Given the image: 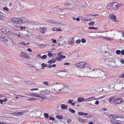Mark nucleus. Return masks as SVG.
Returning <instances> with one entry per match:
<instances>
[{
	"label": "nucleus",
	"mask_w": 124,
	"mask_h": 124,
	"mask_svg": "<svg viewBox=\"0 0 124 124\" xmlns=\"http://www.w3.org/2000/svg\"><path fill=\"white\" fill-rule=\"evenodd\" d=\"M84 113L82 112H79L78 113V114L79 116H81L83 115Z\"/></svg>",
	"instance_id": "ea45409f"
},
{
	"label": "nucleus",
	"mask_w": 124,
	"mask_h": 124,
	"mask_svg": "<svg viewBox=\"0 0 124 124\" xmlns=\"http://www.w3.org/2000/svg\"><path fill=\"white\" fill-rule=\"evenodd\" d=\"M60 58L61 59H64L65 58V55H60Z\"/></svg>",
	"instance_id": "de8ad7c7"
},
{
	"label": "nucleus",
	"mask_w": 124,
	"mask_h": 124,
	"mask_svg": "<svg viewBox=\"0 0 124 124\" xmlns=\"http://www.w3.org/2000/svg\"><path fill=\"white\" fill-rule=\"evenodd\" d=\"M49 119L50 120H52V121H54L55 119L54 118H53L52 116L49 117Z\"/></svg>",
	"instance_id": "3c124183"
},
{
	"label": "nucleus",
	"mask_w": 124,
	"mask_h": 124,
	"mask_svg": "<svg viewBox=\"0 0 124 124\" xmlns=\"http://www.w3.org/2000/svg\"><path fill=\"white\" fill-rule=\"evenodd\" d=\"M42 88H41V87H39V88H33V89H31V91L35 90H38V89H40Z\"/></svg>",
	"instance_id": "a18cd8bd"
},
{
	"label": "nucleus",
	"mask_w": 124,
	"mask_h": 124,
	"mask_svg": "<svg viewBox=\"0 0 124 124\" xmlns=\"http://www.w3.org/2000/svg\"><path fill=\"white\" fill-rule=\"evenodd\" d=\"M93 115L92 114H88V115L86 117H87L91 118L93 116Z\"/></svg>",
	"instance_id": "7c9ffc66"
},
{
	"label": "nucleus",
	"mask_w": 124,
	"mask_h": 124,
	"mask_svg": "<svg viewBox=\"0 0 124 124\" xmlns=\"http://www.w3.org/2000/svg\"><path fill=\"white\" fill-rule=\"evenodd\" d=\"M3 10L6 11H8V9L7 7H4L3 8Z\"/></svg>",
	"instance_id": "864d4df0"
},
{
	"label": "nucleus",
	"mask_w": 124,
	"mask_h": 124,
	"mask_svg": "<svg viewBox=\"0 0 124 124\" xmlns=\"http://www.w3.org/2000/svg\"><path fill=\"white\" fill-rule=\"evenodd\" d=\"M107 8L108 9H110L113 8L112 3H109L107 5Z\"/></svg>",
	"instance_id": "4468645a"
},
{
	"label": "nucleus",
	"mask_w": 124,
	"mask_h": 124,
	"mask_svg": "<svg viewBox=\"0 0 124 124\" xmlns=\"http://www.w3.org/2000/svg\"><path fill=\"white\" fill-rule=\"evenodd\" d=\"M15 115L16 116H18L19 115H22L23 113L22 112H16L14 113Z\"/></svg>",
	"instance_id": "aec40b11"
},
{
	"label": "nucleus",
	"mask_w": 124,
	"mask_h": 124,
	"mask_svg": "<svg viewBox=\"0 0 124 124\" xmlns=\"http://www.w3.org/2000/svg\"><path fill=\"white\" fill-rule=\"evenodd\" d=\"M121 53L122 55H124V50H123L121 51Z\"/></svg>",
	"instance_id": "6e6d98bb"
},
{
	"label": "nucleus",
	"mask_w": 124,
	"mask_h": 124,
	"mask_svg": "<svg viewBox=\"0 0 124 124\" xmlns=\"http://www.w3.org/2000/svg\"><path fill=\"white\" fill-rule=\"evenodd\" d=\"M85 65V64L83 62H80L77 63L75 66L78 68H82L84 67Z\"/></svg>",
	"instance_id": "423d86ee"
},
{
	"label": "nucleus",
	"mask_w": 124,
	"mask_h": 124,
	"mask_svg": "<svg viewBox=\"0 0 124 124\" xmlns=\"http://www.w3.org/2000/svg\"><path fill=\"white\" fill-rule=\"evenodd\" d=\"M47 67L49 68H52V65H51V64H50L49 65V66H46Z\"/></svg>",
	"instance_id": "338daca9"
},
{
	"label": "nucleus",
	"mask_w": 124,
	"mask_h": 124,
	"mask_svg": "<svg viewBox=\"0 0 124 124\" xmlns=\"http://www.w3.org/2000/svg\"><path fill=\"white\" fill-rule=\"evenodd\" d=\"M47 58V55H43L41 57V58L42 59H46Z\"/></svg>",
	"instance_id": "c85d7f7f"
},
{
	"label": "nucleus",
	"mask_w": 124,
	"mask_h": 124,
	"mask_svg": "<svg viewBox=\"0 0 124 124\" xmlns=\"http://www.w3.org/2000/svg\"><path fill=\"white\" fill-rule=\"evenodd\" d=\"M5 35H3V34H2V35H1V34H0V40H1V41H2V36H4V37H5Z\"/></svg>",
	"instance_id": "37998d69"
},
{
	"label": "nucleus",
	"mask_w": 124,
	"mask_h": 124,
	"mask_svg": "<svg viewBox=\"0 0 124 124\" xmlns=\"http://www.w3.org/2000/svg\"><path fill=\"white\" fill-rule=\"evenodd\" d=\"M63 53L62 52H60L58 53V56L60 57V55H62V54Z\"/></svg>",
	"instance_id": "a19ab883"
},
{
	"label": "nucleus",
	"mask_w": 124,
	"mask_h": 124,
	"mask_svg": "<svg viewBox=\"0 0 124 124\" xmlns=\"http://www.w3.org/2000/svg\"><path fill=\"white\" fill-rule=\"evenodd\" d=\"M70 64V63H67L65 62L64 63V65H69Z\"/></svg>",
	"instance_id": "e2e57ef3"
},
{
	"label": "nucleus",
	"mask_w": 124,
	"mask_h": 124,
	"mask_svg": "<svg viewBox=\"0 0 124 124\" xmlns=\"http://www.w3.org/2000/svg\"><path fill=\"white\" fill-rule=\"evenodd\" d=\"M109 118L110 119H114V115H113L111 114L110 115L108 116Z\"/></svg>",
	"instance_id": "473e14b6"
},
{
	"label": "nucleus",
	"mask_w": 124,
	"mask_h": 124,
	"mask_svg": "<svg viewBox=\"0 0 124 124\" xmlns=\"http://www.w3.org/2000/svg\"><path fill=\"white\" fill-rule=\"evenodd\" d=\"M99 101H95L94 104H95L98 105L99 104Z\"/></svg>",
	"instance_id": "bf43d9fd"
},
{
	"label": "nucleus",
	"mask_w": 124,
	"mask_h": 124,
	"mask_svg": "<svg viewBox=\"0 0 124 124\" xmlns=\"http://www.w3.org/2000/svg\"><path fill=\"white\" fill-rule=\"evenodd\" d=\"M2 41H3L5 44L8 46L11 45L13 43L12 41L7 36L5 35V37H2Z\"/></svg>",
	"instance_id": "f257e3e1"
},
{
	"label": "nucleus",
	"mask_w": 124,
	"mask_h": 124,
	"mask_svg": "<svg viewBox=\"0 0 124 124\" xmlns=\"http://www.w3.org/2000/svg\"><path fill=\"white\" fill-rule=\"evenodd\" d=\"M56 61V59H52L50 60H49L48 63L49 64H52L55 63Z\"/></svg>",
	"instance_id": "2eb2a0df"
},
{
	"label": "nucleus",
	"mask_w": 124,
	"mask_h": 124,
	"mask_svg": "<svg viewBox=\"0 0 124 124\" xmlns=\"http://www.w3.org/2000/svg\"><path fill=\"white\" fill-rule=\"evenodd\" d=\"M45 117L46 118H48L49 117V115L48 114L46 113H44V114Z\"/></svg>",
	"instance_id": "c756f323"
},
{
	"label": "nucleus",
	"mask_w": 124,
	"mask_h": 124,
	"mask_svg": "<svg viewBox=\"0 0 124 124\" xmlns=\"http://www.w3.org/2000/svg\"><path fill=\"white\" fill-rule=\"evenodd\" d=\"M41 66L42 67H46L47 66V65L44 63H43L41 64Z\"/></svg>",
	"instance_id": "f704fd0d"
},
{
	"label": "nucleus",
	"mask_w": 124,
	"mask_h": 124,
	"mask_svg": "<svg viewBox=\"0 0 124 124\" xmlns=\"http://www.w3.org/2000/svg\"><path fill=\"white\" fill-rule=\"evenodd\" d=\"M119 77L120 78H124V73L122 75H120Z\"/></svg>",
	"instance_id": "8fccbe9b"
},
{
	"label": "nucleus",
	"mask_w": 124,
	"mask_h": 124,
	"mask_svg": "<svg viewBox=\"0 0 124 124\" xmlns=\"http://www.w3.org/2000/svg\"><path fill=\"white\" fill-rule=\"evenodd\" d=\"M93 71L94 72L93 74L95 78H101L102 77L101 72L98 69H93Z\"/></svg>",
	"instance_id": "f03ea898"
},
{
	"label": "nucleus",
	"mask_w": 124,
	"mask_h": 124,
	"mask_svg": "<svg viewBox=\"0 0 124 124\" xmlns=\"http://www.w3.org/2000/svg\"><path fill=\"white\" fill-rule=\"evenodd\" d=\"M109 17L114 22H118L116 20V16L114 15L111 14L109 15Z\"/></svg>",
	"instance_id": "1a4fd4ad"
},
{
	"label": "nucleus",
	"mask_w": 124,
	"mask_h": 124,
	"mask_svg": "<svg viewBox=\"0 0 124 124\" xmlns=\"http://www.w3.org/2000/svg\"><path fill=\"white\" fill-rule=\"evenodd\" d=\"M20 29L21 30H23V29H26V27H21Z\"/></svg>",
	"instance_id": "4d7b16f0"
},
{
	"label": "nucleus",
	"mask_w": 124,
	"mask_h": 124,
	"mask_svg": "<svg viewBox=\"0 0 124 124\" xmlns=\"http://www.w3.org/2000/svg\"><path fill=\"white\" fill-rule=\"evenodd\" d=\"M114 100L115 99H114V97H110L109 100V102L110 103H113Z\"/></svg>",
	"instance_id": "dca6fc26"
},
{
	"label": "nucleus",
	"mask_w": 124,
	"mask_h": 124,
	"mask_svg": "<svg viewBox=\"0 0 124 124\" xmlns=\"http://www.w3.org/2000/svg\"><path fill=\"white\" fill-rule=\"evenodd\" d=\"M37 99L36 98H31V100H36Z\"/></svg>",
	"instance_id": "680f3d73"
},
{
	"label": "nucleus",
	"mask_w": 124,
	"mask_h": 124,
	"mask_svg": "<svg viewBox=\"0 0 124 124\" xmlns=\"http://www.w3.org/2000/svg\"><path fill=\"white\" fill-rule=\"evenodd\" d=\"M25 53L23 52H21L19 54V55L21 57H23V56H24L25 55Z\"/></svg>",
	"instance_id": "b1692460"
},
{
	"label": "nucleus",
	"mask_w": 124,
	"mask_h": 124,
	"mask_svg": "<svg viewBox=\"0 0 124 124\" xmlns=\"http://www.w3.org/2000/svg\"><path fill=\"white\" fill-rule=\"evenodd\" d=\"M85 69L87 70L86 71V72H89V71H92V70L90 68H89V67H86L85 68Z\"/></svg>",
	"instance_id": "a211bd4d"
},
{
	"label": "nucleus",
	"mask_w": 124,
	"mask_h": 124,
	"mask_svg": "<svg viewBox=\"0 0 124 124\" xmlns=\"http://www.w3.org/2000/svg\"><path fill=\"white\" fill-rule=\"evenodd\" d=\"M19 18H13L12 19V22L16 23H20V20Z\"/></svg>",
	"instance_id": "0eeeda50"
},
{
	"label": "nucleus",
	"mask_w": 124,
	"mask_h": 124,
	"mask_svg": "<svg viewBox=\"0 0 124 124\" xmlns=\"http://www.w3.org/2000/svg\"><path fill=\"white\" fill-rule=\"evenodd\" d=\"M93 98V97H92V98H88L87 99L84 100V98L83 97H80L78 98L77 101H78L79 102H80L84 100V101H88L91 100H92L91 99Z\"/></svg>",
	"instance_id": "20e7f679"
},
{
	"label": "nucleus",
	"mask_w": 124,
	"mask_h": 124,
	"mask_svg": "<svg viewBox=\"0 0 124 124\" xmlns=\"http://www.w3.org/2000/svg\"><path fill=\"white\" fill-rule=\"evenodd\" d=\"M43 83L44 84L46 85H49L48 82H43Z\"/></svg>",
	"instance_id": "e433bc0d"
},
{
	"label": "nucleus",
	"mask_w": 124,
	"mask_h": 124,
	"mask_svg": "<svg viewBox=\"0 0 124 124\" xmlns=\"http://www.w3.org/2000/svg\"><path fill=\"white\" fill-rule=\"evenodd\" d=\"M69 111L70 112L72 113H74L75 112V111L74 110L70 108L69 109Z\"/></svg>",
	"instance_id": "a878e982"
},
{
	"label": "nucleus",
	"mask_w": 124,
	"mask_h": 124,
	"mask_svg": "<svg viewBox=\"0 0 124 124\" xmlns=\"http://www.w3.org/2000/svg\"><path fill=\"white\" fill-rule=\"evenodd\" d=\"M101 110L104 111H106L107 110V109L106 108H102L101 109Z\"/></svg>",
	"instance_id": "774afa93"
},
{
	"label": "nucleus",
	"mask_w": 124,
	"mask_h": 124,
	"mask_svg": "<svg viewBox=\"0 0 124 124\" xmlns=\"http://www.w3.org/2000/svg\"><path fill=\"white\" fill-rule=\"evenodd\" d=\"M23 56V58H25L27 59H29V57L27 56V54H25V55H24V56Z\"/></svg>",
	"instance_id": "bb28decb"
},
{
	"label": "nucleus",
	"mask_w": 124,
	"mask_h": 124,
	"mask_svg": "<svg viewBox=\"0 0 124 124\" xmlns=\"http://www.w3.org/2000/svg\"><path fill=\"white\" fill-rule=\"evenodd\" d=\"M89 29H94L95 30H96L97 29V28L96 27H89Z\"/></svg>",
	"instance_id": "2f4dec72"
},
{
	"label": "nucleus",
	"mask_w": 124,
	"mask_h": 124,
	"mask_svg": "<svg viewBox=\"0 0 124 124\" xmlns=\"http://www.w3.org/2000/svg\"><path fill=\"white\" fill-rule=\"evenodd\" d=\"M61 108H62L63 109H66L67 108V106L66 105H65L64 104H61Z\"/></svg>",
	"instance_id": "f3484780"
},
{
	"label": "nucleus",
	"mask_w": 124,
	"mask_h": 124,
	"mask_svg": "<svg viewBox=\"0 0 124 124\" xmlns=\"http://www.w3.org/2000/svg\"><path fill=\"white\" fill-rule=\"evenodd\" d=\"M1 31L3 33L5 34H8L9 35H10L11 33L10 31L8 30L6 31L5 29H1Z\"/></svg>",
	"instance_id": "ddd939ff"
},
{
	"label": "nucleus",
	"mask_w": 124,
	"mask_h": 124,
	"mask_svg": "<svg viewBox=\"0 0 124 124\" xmlns=\"http://www.w3.org/2000/svg\"><path fill=\"white\" fill-rule=\"evenodd\" d=\"M51 40L53 43H55L56 42V40L55 39H52Z\"/></svg>",
	"instance_id": "603ef678"
},
{
	"label": "nucleus",
	"mask_w": 124,
	"mask_h": 124,
	"mask_svg": "<svg viewBox=\"0 0 124 124\" xmlns=\"http://www.w3.org/2000/svg\"><path fill=\"white\" fill-rule=\"evenodd\" d=\"M27 50L29 51V52H32V50L30 48H28L27 49Z\"/></svg>",
	"instance_id": "69168bd1"
},
{
	"label": "nucleus",
	"mask_w": 124,
	"mask_h": 124,
	"mask_svg": "<svg viewBox=\"0 0 124 124\" xmlns=\"http://www.w3.org/2000/svg\"><path fill=\"white\" fill-rule=\"evenodd\" d=\"M56 85L55 86V88H54L55 91H56L57 90H58L60 89L62 85H63V84L60 83H55Z\"/></svg>",
	"instance_id": "7ed1b4c3"
},
{
	"label": "nucleus",
	"mask_w": 124,
	"mask_h": 124,
	"mask_svg": "<svg viewBox=\"0 0 124 124\" xmlns=\"http://www.w3.org/2000/svg\"><path fill=\"white\" fill-rule=\"evenodd\" d=\"M57 28L54 27L52 29V30L54 31H57Z\"/></svg>",
	"instance_id": "09e8293b"
},
{
	"label": "nucleus",
	"mask_w": 124,
	"mask_h": 124,
	"mask_svg": "<svg viewBox=\"0 0 124 124\" xmlns=\"http://www.w3.org/2000/svg\"><path fill=\"white\" fill-rule=\"evenodd\" d=\"M67 87V86H65L63 84V85L62 86V87L59 90V91L62 93H65V92H66V88Z\"/></svg>",
	"instance_id": "6e6552de"
},
{
	"label": "nucleus",
	"mask_w": 124,
	"mask_h": 124,
	"mask_svg": "<svg viewBox=\"0 0 124 124\" xmlns=\"http://www.w3.org/2000/svg\"><path fill=\"white\" fill-rule=\"evenodd\" d=\"M47 55L50 57H52L53 56V54L51 53H48L47 54Z\"/></svg>",
	"instance_id": "cd10ccee"
},
{
	"label": "nucleus",
	"mask_w": 124,
	"mask_h": 124,
	"mask_svg": "<svg viewBox=\"0 0 124 124\" xmlns=\"http://www.w3.org/2000/svg\"><path fill=\"white\" fill-rule=\"evenodd\" d=\"M30 95L32 96H35L37 97H40V96L39 95L35 93H33L31 94Z\"/></svg>",
	"instance_id": "4be33fe9"
},
{
	"label": "nucleus",
	"mask_w": 124,
	"mask_h": 124,
	"mask_svg": "<svg viewBox=\"0 0 124 124\" xmlns=\"http://www.w3.org/2000/svg\"><path fill=\"white\" fill-rule=\"evenodd\" d=\"M40 92L41 93V94L42 95H47L49 94L50 93L49 91L48 90H45L42 91H40Z\"/></svg>",
	"instance_id": "9d476101"
},
{
	"label": "nucleus",
	"mask_w": 124,
	"mask_h": 124,
	"mask_svg": "<svg viewBox=\"0 0 124 124\" xmlns=\"http://www.w3.org/2000/svg\"><path fill=\"white\" fill-rule=\"evenodd\" d=\"M56 117L59 119H62L63 116L62 115L61 116L59 115H57L56 116Z\"/></svg>",
	"instance_id": "6ab92c4d"
},
{
	"label": "nucleus",
	"mask_w": 124,
	"mask_h": 124,
	"mask_svg": "<svg viewBox=\"0 0 124 124\" xmlns=\"http://www.w3.org/2000/svg\"><path fill=\"white\" fill-rule=\"evenodd\" d=\"M124 102V100L121 98H119L116 99L114 102L115 104H118Z\"/></svg>",
	"instance_id": "39448f33"
},
{
	"label": "nucleus",
	"mask_w": 124,
	"mask_h": 124,
	"mask_svg": "<svg viewBox=\"0 0 124 124\" xmlns=\"http://www.w3.org/2000/svg\"><path fill=\"white\" fill-rule=\"evenodd\" d=\"M18 45H19V44H21V45H24V46H26V44L24 43H23V42H21V43H20V42H19L18 43Z\"/></svg>",
	"instance_id": "4c0bfd02"
},
{
	"label": "nucleus",
	"mask_w": 124,
	"mask_h": 124,
	"mask_svg": "<svg viewBox=\"0 0 124 124\" xmlns=\"http://www.w3.org/2000/svg\"><path fill=\"white\" fill-rule=\"evenodd\" d=\"M7 100V99L6 98H5L3 100H2V101L3 102V101L4 102H5Z\"/></svg>",
	"instance_id": "5fc2aeb1"
},
{
	"label": "nucleus",
	"mask_w": 124,
	"mask_h": 124,
	"mask_svg": "<svg viewBox=\"0 0 124 124\" xmlns=\"http://www.w3.org/2000/svg\"><path fill=\"white\" fill-rule=\"evenodd\" d=\"M81 41L83 43H84L86 42V41L85 39H82L81 40Z\"/></svg>",
	"instance_id": "c9c22d12"
},
{
	"label": "nucleus",
	"mask_w": 124,
	"mask_h": 124,
	"mask_svg": "<svg viewBox=\"0 0 124 124\" xmlns=\"http://www.w3.org/2000/svg\"><path fill=\"white\" fill-rule=\"evenodd\" d=\"M71 121V120L70 119H69L68 120L67 123H69Z\"/></svg>",
	"instance_id": "052dcab7"
},
{
	"label": "nucleus",
	"mask_w": 124,
	"mask_h": 124,
	"mask_svg": "<svg viewBox=\"0 0 124 124\" xmlns=\"http://www.w3.org/2000/svg\"><path fill=\"white\" fill-rule=\"evenodd\" d=\"M46 29V28L45 27H43L41 29H40V31L42 33H44L45 32V31H44V30Z\"/></svg>",
	"instance_id": "412c9836"
},
{
	"label": "nucleus",
	"mask_w": 124,
	"mask_h": 124,
	"mask_svg": "<svg viewBox=\"0 0 124 124\" xmlns=\"http://www.w3.org/2000/svg\"><path fill=\"white\" fill-rule=\"evenodd\" d=\"M94 22H91L89 23V25L90 26H92L94 24Z\"/></svg>",
	"instance_id": "49530a36"
},
{
	"label": "nucleus",
	"mask_w": 124,
	"mask_h": 124,
	"mask_svg": "<svg viewBox=\"0 0 124 124\" xmlns=\"http://www.w3.org/2000/svg\"><path fill=\"white\" fill-rule=\"evenodd\" d=\"M78 120L81 123H85V122L83 120L81 119V118H79L78 119Z\"/></svg>",
	"instance_id": "393cba45"
},
{
	"label": "nucleus",
	"mask_w": 124,
	"mask_h": 124,
	"mask_svg": "<svg viewBox=\"0 0 124 124\" xmlns=\"http://www.w3.org/2000/svg\"><path fill=\"white\" fill-rule=\"evenodd\" d=\"M113 9H116L118 8V3L116 2H112Z\"/></svg>",
	"instance_id": "f8f14e48"
},
{
	"label": "nucleus",
	"mask_w": 124,
	"mask_h": 124,
	"mask_svg": "<svg viewBox=\"0 0 124 124\" xmlns=\"http://www.w3.org/2000/svg\"><path fill=\"white\" fill-rule=\"evenodd\" d=\"M110 122L113 124H116L117 122L112 120L110 121Z\"/></svg>",
	"instance_id": "c03bdc74"
},
{
	"label": "nucleus",
	"mask_w": 124,
	"mask_h": 124,
	"mask_svg": "<svg viewBox=\"0 0 124 124\" xmlns=\"http://www.w3.org/2000/svg\"><path fill=\"white\" fill-rule=\"evenodd\" d=\"M104 39L106 40H112L113 39L111 38H109L108 37H105L104 38Z\"/></svg>",
	"instance_id": "5701e85b"
},
{
	"label": "nucleus",
	"mask_w": 124,
	"mask_h": 124,
	"mask_svg": "<svg viewBox=\"0 0 124 124\" xmlns=\"http://www.w3.org/2000/svg\"><path fill=\"white\" fill-rule=\"evenodd\" d=\"M116 53L118 54H120L121 53V51L119 50H117L116 51Z\"/></svg>",
	"instance_id": "72a5a7b5"
},
{
	"label": "nucleus",
	"mask_w": 124,
	"mask_h": 124,
	"mask_svg": "<svg viewBox=\"0 0 124 124\" xmlns=\"http://www.w3.org/2000/svg\"><path fill=\"white\" fill-rule=\"evenodd\" d=\"M81 42L80 40L79 39H78L76 41V43L77 44H79Z\"/></svg>",
	"instance_id": "58836bf2"
},
{
	"label": "nucleus",
	"mask_w": 124,
	"mask_h": 124,
	"mask_svg": "<svg viewBox=\"0 0 124 124\" xmlns=\"http://www.w3.org/2000/svg\"><path fill=\"white\" fill-rule=\"evenodd\" d=\"M37 56L39 58H41V56L39 54H37Z\"/></svg>",
	"instance_id": "0e129e2a"
},
{
	"label": "nucleus",
	"mask_w": 124,
	"mask_h": 124,
	"mask_svg": "<svg viewBox=\"0 0 124 124\" xmlns=\"http://www.w3.org/2000/svg\"><path fill=\"white\" fill-rule=\"evenodd\" d=\"M20 18V23H25L27 21V19L25 17H23Z\"/></svg>",
	"instance_id": "9b49d317"
},
{
	"label": "nucleus",
	"mask_w": 124,
	"mask_h": 124,
	"mask_svg": "<svg viewBox=\"0 0 124 124\" xmlns=\"http://www.w3.org/2000/svg\"><path fill=\"white\" fill-rule=\"evenodd\" d=\"M73 101V100H71V99H70L69 100H68L67 103H68L71 104V103H72V102Z\"/></svg>",
	"instance_id": "79ce46f5"
},
{
	"label": "nucleus",
	"mask_w": 124,
	"mask_h": 124,
	"mask_svg": "<svg viewBox=\"0 0 124 124\" xmlns=\"http://www.w3.org/2000/svg\"><path fill=\"white\" fill-rule=\"evenodd\" d=\"M120 62L121 63L124 64V60L123 59H120Z\"/></svg>",
	"instance_id": "13d9d810"
}]
</instances>
